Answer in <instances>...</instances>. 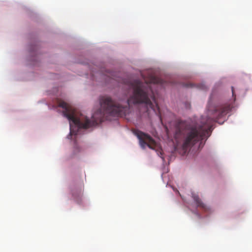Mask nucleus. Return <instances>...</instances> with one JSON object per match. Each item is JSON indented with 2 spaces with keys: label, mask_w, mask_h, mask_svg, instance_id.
Listing matches in <instances>:
<instances>
[{
  "label": "nucleus",
  "mask_w": 252,
  "mask_h": 252,
  "mask_svg": "<svg viewBox=\"0 0 252 252\" xmlns=\"http://www.w3.org/2000/svg\"><path fill=\"white\" fill-rule=\"evenodd\" d=\"M100 109L93 114L90 120L82 115H79L76 111L69 104L63 100L58 102L59 107L63 109V115L69 121L70 138L72 135H77L80 128H88L102 122L108 116L122 117L126 115L128 107L122 106L113 101L108 96H103L100 98Z\"/></svg>",
  "instance_id": "f257e3e1"
},
{
  "label": "nucleus",
  "mask_w": 252,
  "mask_h": 252,
  "mask_svg": "<svg viewBox=\"0 0 252 252\" xmlns=\"http://www.w3.org/2000/svg\"><path fill=\"white\" fill-rule=\"evenodd\" d=\"M232 108L230 103L209 107V114L212 118L206 122H201V125L188 122L179 121L176 125L175 138L178 144H181L185 153L196 143L204 139H207L210 135V124L212 121H217L225 116Z\"/></svg>",
  "instance_id": "f03ea898"
},
{
  "label": "nucleus",
  "mask_w": 252,
  "mask_h": 252,
  "mask_svg": "<svg viewBox=\"0 0 252 252\" xmlns=\"http://www.w3.org/2000/svg\"><path fill=\"white\" fill-rule=\"evenodd\" d=\"M132 94L127 100V104H144L147 107L152 109L157 114L159 108L156 101L154 92L152 90L151 84L143 82L138 80H134L131 83Z\"/></svg>",
  "instance_id": "7ed1b4c3"
},
{
  "label": "nucleus",
  "mask_w": 252,
  "mask_h": 252,
  "mask_svg": "<svg viewBox=\"0 0 252 252\" xmlns=\"http://www.w3.org/2000/svg\"><path fill=\"white\" fill-rule=\"evenodd\" d=\"M133 133L137 137L139 144L143 149H145L146 146H148L151 149L155 150L158 147L157 142L149 134L137 129H134Z\"/></svg>",
  "instance_id": "20e7f679"
},
{
  "label": "nucleus",
  "mask_w": 252,
  "mask_h": 252,
  "mask_svg": "<svg viewBox=\"0 0 252 252\" xmlns=\"http://www.w3.org/2000/svg\"><path fill=\"white\" fill-rule=\"evenodd\" d=\"M193 198L197 207L205 208V205L202 202L201 200L200 199L198 196L193 195Z\"/></svg>",
  "instance_id": "39448f33"
},
{
  "label": "nucleus",
  "mask_w": 252,
  "mask_h": 252,
  "mask_svg": "<svg viewBox=\"0 0 252 252\" xmlns=\"http://www.w3.org/2000/svg\"><path fill=\"white\" fill-rule=\"evenodd\" d=\"M151 82L153 83L160 84L162 85L163 84V80L160 78L157 77H153L152 79Z\"/></svg>",
  "instance_id": "423d86ee"
},
{
  "label": "nucleus",
  "mask_w": 252,
  "mask_h": 252,
  "mask_svg": "<svg viewBox=\"0 0 252 252\" xmlns=\"http://www.w3.org/2000/svg\"><path fill=\"white\" fill-rule=\"evenodd\" d=\"M193 85L192 84H186L185 87H192Z\"/></svg>",
  "instance_id": "0eeeda50"
},
{
  "label": "nucleus",
  "mask_w": 252,
  "mask_h": 252,
  "mask_svg": "<svg viewBox=\"0 0 252 252\" xmlns=\"http://www.w3.org/2000/svg\"><path fill=\"white\" fill-rule=\"evenodd\" d=\"M205 86L203 85H200L199 86V88L201 89L204 90V89H205Z\"/></svg>",
  "instance_id": "6e6552de"
},
{
  "label": "nucleus",
  "mask_w": 252,
  "mask_h": 252,
  "mask_svg": "<svg viewBox=\"0 0 252 252\" xmlns=\"http://www.w3.org/2000/svg\"><path fill=\"white\" fill-rule=\"evenodd\" d=\"M231 89H232V95H233V96H234V88L233 87H232Z\"/></svg>",
  "instance_id": "1a4fd4ad"
}]
</instances>
